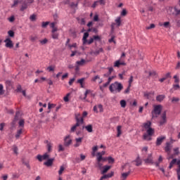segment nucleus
<instances>
[{
  "mask_svg": "<svg viewBox=\"0 0 180 180\" xmlns=\"http://www.w3.org/2000/svg\"><path fill=\"white\" fill-rule=\"evenodd\" d=\"M8 34L10 37H15V32H13V30H9L8 32Z\"/></svg>",
  "mask_w": 180,
  "mask_h": 180,
  "instance_id": "39",
  "label": "nucleus"
},
{
  "mask_svg": "<svg viewBox=\"0 0 180 180\" xmlns=\"http://www.w3.org/2000/svg\"><path fill=\"white\" fill-rule=\"evenodd\" d=\"M22 0H14L13 4L11 6V8H15V6H17L18 4H22Z\"/></svg>",
  "mask_w": 180,
  "mask_h": 180,
  "instance_id": "31",
  "label": "nucleus"
},
{
  "mask_svg": "<svg viewBox=\"0 0 180 180\" xmlns=\"http://www.w3.org/2000/svg\"><path fill=\"white\" fill-rule=\"evenodd\" d=\"M18 124L20 127H25V120H20Z\"/></svg>",
  "mask_w": 180,
  "mask_h": 180,
  "instance_id": "37",
  "label": "nucleus"
},
{
  "mask_svg": "<svg viewBox=\"0 0 180 180\" xmlns=\"http://www.w3.org/2000/svg\"><path fill=\"white\" fill-rule=\"evenodd\" d=\"M101 53H103V49L99 48L98 49H96L94 52V54L96 56H98V54H101Z\"/></svg>",
  "mask_w": 180,
  "mask_h": 180,
  "instance_id": "29",
  "label": "nucleus"
},
{
  "mask_svg": "<svg viewBox=\"0 0 180 180\" xmlns=\"http://www.w3.org/2000/svg\"><path fill=\"white\" fill-rule=\"evenodd\" d=\"M84 81H85V78H82L77 80V84H80V85H82L84 84Z\"/></svg>",
  "mask_w": 180,
  "mask_h": 180,
  "instance_id": "49",
  "label": "nucleus"
},
{
  "mask_svg": "<svg viewBox=\"0 0 180 180\" xmlns=\"http://www.w3.org/2000/svg\"><path fill=\"white\" fill-rule=\"evenodd\" d=\"M126 15H127V11L124 8L121 13V16H126Z\"/></svg>",
  "mask_w": 180,
  "mask_h": 180,
  "instance_id": "52",
  "label": "nucleus"
},
{
  "mask_svg": "<svg viewBox=\"0 0 180 180\" xmlns=\"http://www.w3.org/2000/svg\"><path fill=\"white\" fill-rule=\"evenodd\" d=\"M175 164H176V159H173L169 163V169H172Z\"/></svg>",
  "mask_w": 180,
  "mask_h": 180,
  "instance_id": "28",
  "label": "nucleus"
},
{
  "mask_svg": "<svg viewBox=\"0 0 180 180\" xmlns=\"http://www.w3.org/2000/svg\"><path fill=\"white\" fill-rule=\"evenodd\" d=\"M165 140V136H160L157 139L156 146H161L162 144V141Z\"/></svg>",
  "mask_w": 180,
  "mask_h": 180,
  "instance_id": "15",
  "label": "nucleus"
},
{
  "mask_svg": "<svg viewBox=\"0 0 180 180\" xmlns=\"http://www.w3.org/2000/svg\"><path fill=\"white\" fill-rule=\"evenodd\" d=\"M46 70L49 72H51V71H54V68L53 66H49L46 68Z\"/></svg>",
  "mask_w": 180,
  "mask_h": 180,
  "instance_id": "56",
  "label": "nucleus"
},
{
  "mask_svg": "<svg viewBox=\"0 0 180 180\" xmlns=\"http://www.w3.org/2000/svg\"><path fill=\"white\" fill-rule=\"evenodd\" d=\"M151 95H152V96H154V92L144 94V96H145V98H147V99H151L153 98V97H151Z\"/></svg>",
  "mask_w": 180,
  "mask_h": 180,
  "instance_id": "25",
  "label": "nucleus"
},
{
  "mask_svg": "<svg viewBox=\"0 0 180 180\" xmlns=\"http://www.w3.org/2000/svg\"><path fill=\"white\" fill-rule=\"evenodd\" d=\"M70 8H77L78 6V3L75 4L74 2H72L70 4Z\"/></svg>",
  "mask_w": 180,
  "mask_h": 180,
  "instance_id": "46",
  "label": "nucleus"
},
{
  "mask_svg": "<svg viewBox=\"0 0 180 180\" xmlns=\"http://www.w3.org/2000/svg\"><path fill=\"white\" fill-rule=\"evenodd\" d=\"M154 134V129L153 128H148L146 129V133L143 134V140H146V141H151V136Z\"/></svg>",
  "mask_w": 180,
  "mask_h": 180,
  "instance_id": "3",
  "label": "nucleus"
},
{
  "mask_svg": "<svg viewBox=\"0 0 180 180\" xmlns=\"http://www.w3.org/2000/svg\"><path fill=\"white\" fill-rule=\"evenodd\" d=\"M98 5H99V3H98L97 1H94V3L93 4V5L91 6V8H95L96 6H98Z\"/></svg>",
  "mask_w": 180,
  "mask_h": 180,
  "instance_id": "58",
  "label": "nucleus"
},
{
  "mask_svg": "<svg viewBox=\"0 0 180 180\" xmlns=\"http://www.w3.org/2000/svg\"><path fill=\"white\" fill-rule=\"evenodd\" d=\"M136 167H139V165L141 164V160L140 159H137L136 160Z\"/></svg>",
  "mask_w": 180,
  "mask_h": 180,
  "instance_id": "60",
  "label": "nucleus"
},
{
  "mask_svg": "<svg viewBox=\"0 0 180 180\" xmlns=\"http://www.w3.org/2000/svg\"><path fill=\"white\" fill-rule=\"evenodd\" d=\"M133 79H134L133 76H131L129 79V86H131V83L133 82Z\"/></svg>",
  "mask_w": 180,
  "mask_h": 180,
  "instance_id": "57",
  "label": "nucleus"
},
{
  "mask_svg": "<svg viewBox=\"0 0 180 180\" xmlns=\"http://www.w3.org/2000/svg\"><path fill=\"white\" fill-rule=\"evenodd\" d=\"M93 110L95 113H99V112L102 113L103 112V105H102V104L94 105Z\"/></svg>",
  "mask_w": 180,
  "mask_h": 180,
  "instance_id": "7",
  "label": "nucleus"
},
{
  "mask_svg": "<svg viewBox=\"0 0 180 180\" xmlns=\"http://www.w3.org/2000/svg\"><path fill=\"white\" fill-rule=\"evenodd\" d=\"M49 158H50V155L47 153H44L43 155H37V160H38L39 162H41V161L48 160Z\"/></svg>",
  "mask_w": 180,
  "mask_h": 180,
  "instance_id": "6",
  "label": "nucleus"
},
{
  "mask_svg": "<svg viewBox=\"0 0 180 180\" xmlns=\"http://www.w3.org/2000/svg\"><path fill=\"white\" fill-rule=\"evenodd\" d=\"M115 25H116L117 27H119L120 25H122V20L120 17H117V19L115 20V23L112 24L111 26L112 28H113V26H115Z\"/></svg>",
  "mask_w": 180,
  "mask_h": 180,
  "instance_id": "14",
  "label": "nucleus"
},
{
  "mask_svg": "<svg viewBox=\"0 0 180 180\" xmlns=\"http://www.w3.org/2000/svg\"><path fill=\"white\" fill-rule=\"evenodd\" d=\"M131 174V172L129 171L128 172L122 173L120 176L121 180H126L127 179V176H129Z\"/></svg>",
  "mask_w": 180,
  "mask_h": 180,
  "instance_id": "17",
  "label": "nucleus"
},
{
  "mask_svg": "<svg viewBox=\"0 0 180 180\" xmlns=\"http://www.w3.org/2000/svg\"><path fill=\"white\" fill-rule=\"evenodd\" d=\"M117 137H120V136L122 135V126L119 125L117 127Z\"/></svg>",
  "mask_w": 180,
  "mask_h": 180,
  "instance_id": "27",
  "label": "nucleus"
},
{
  "mask_svg": "<svg viewBox=\"0 0 180 180\" xmlns=\"http://www.w3.org/2000/svg\"><path fill=\"white\" fill-rule=\"evenodd\" d=\"M169 10L172 12V15H174V16H178L180 14V8L179 7H171Z\"/></svg>",
  "mask_w": 180,
  "mask_h": 180,
  "instance_id": "8",
  "label": "nucleus"
},
{
  "mask_svg": "<svg viewBox=\"0 0 180 180\" xmlns=\"http://www.w3.org/2000/svg\"><path fill=\"white\" fill-rule=\"evenodd\" d=\"M98 79H101V77L99 75H96L91 79V82H96Z\"/></svg>",
  "mask_w": 180,
  "mask_h": 180,
  "instance_id": "33",
  "label": "nucleus"
},
{
  "mask_svg": "<svg viewBox=\"0 0 180 180\" xmlns=\"http://www.w3.org/2000/svg\"><path fill=\"white\" fill-rule=\"evenodd\" d=\"M111 167L110 166H108L105 165L103 167V171H102V174H106V172H108V171H109V169H110Z\"/></svg>",
  "mask_w": 180,
  "mask_h": 180,
  "instance_id": "26",
  "label": "nucleus"
},
{
  "mask_svg": "<svg viewBox=\"0 0 180 180\" xmlns=\"http://www.w3.org/2000/svg\"><path fill=\"white\" fill-rule=\"evenodd\" d=\"M72 143V140L71 139L70 135L67 136L64 139V146H65V147H68L69 146H71Z\"/></svg>",
  "mask_w": 180,
  "mask_h": 180,
  "instance_id": "10",
  "label": "nucleus"
},
{
  "mask_svg": "<svg viewBox=\"0 0 180 180\" xmlns=\"http://www.w3.org/2000/svg\"><path fill=\"white\" fill-rule=\"evenodd\" d=\"M100 5H105V0H97Z\"/></svg>",
  "mask_w": 180,
  "mask_h": 180,
  "instance_id": "64",
  "label": "nucleus"
},
{
  "mask_svg": "<svg viewBox=\"0 0 180 180\" xmlns=\"http://www.w3.org/2000/svg\"><path fill=\"white\" fill-rule=\"evenodd\" d=\"M47 41H49V40H47V39H44L43 40L40 41L41 44H46Z\"/></svg>",
  "mask_w": 180,
  "mask_h": 180,
  "instance_id": "61",
  "label": "nucleus"
},
{
  "mask_svg": "<svg viewBox=\"0 0 180 180\" xmlns=\"http://www.w3.org/2000/svg\"><path fill=\"white\" fill-rule=\"evenodd\" d=\"M64 147H63V145H59L58 146V152L64 151Z\"/></svg>",
  "mask_w": 180,
  "mask_h": 180,
  "instance_id": "55",
  "label": "nucleus"
},
{
  "mask_svg": "<svg viewBox=\"0 0 180 180\" xmlns=\"http://www.w3.org/2000/svg\"><path fill=\"white\" fill-rule=\"evenodd\" d=\"M143 127L146 130L151 128V122L147 121L146 122L143 123Z\"/></svg>",
  "mask_w": 180,
  "mask_h": 180,
  "instance_id": "21",
  "label": "nucleus"
},
{
  "mask_svg": "<svg viewBox=\"0 0 180 180\" xmlns=\"http://www.w3.org/2000/svg\"><path fill=\"white\" fill-rule=\"evenodd\" d=\"M4 43H6V47H7V49H12L13 47V42H12L11 38L6 39Z\"/></svg>",
  "mask_w": 180,
  "mask_h": 180,
  "instance_id": "9",
  "label": "nucleus"
},
{
  "mask_svg": "<svg viewBox=\"0 0 180 180\" xmlns=\"http://www.w3.org/2000/svg\"><path fill=\"white\" fill-rule=\"evenodd\" d=\"M9 22L11 23L15 22V16L12 15L11 18H8Z\"/></svg>",
  "mask_w": 180,
  "mask_h": 180,
  "instance_id": "62",
  "label": "nucleus"
},
{
  "mask_svg": "<svg viewBox=\"0 0 180 180\" xmlns=\"http://www.w3.org/2000/svg\"><path fill=\"white\" fill-rule=\"evenodd\" d=\"M97 161H102L103 155L99 153V152L97 153Z\"/></svg>",
  "mask_w": 180,
  "mask_h": 180,
  "instance_id": "43",
  "label": "nucleus"
},
{
  "mask_svg": "<svg viewBox=\"0 0 180 180\" xmlns=\"http://www.w3.org/2000/svg\"><path fill=\"white\" fill-rule=\"evenodd\" d=\"M76 124L72 127L70 131L72 133H74V131H75V130H77V127H79V126H81V124H84V118L81 117V118H78L76 117Z\"/></svg>",
  "mask_w": 180,
  "mask_h": 180,
  "instance_id": "4",
  "label": "nucleus"
},
{
  "mask_svg": "<svg viewBox=\"0 0 180 180\" xmlns=\"http://www.w3.org/2000/svg\"><path fill=\"white\" fill-rule=\"evenodd\" d=\"M169 22H165L163 24H160V26H164V27L168 28L169 27Z\"/></svg>",
  "mask_w": 180,
  "mask_h": 180,
  "instance_id": "36",
  "label": "nucleus"
},
{
  "mask_svg": "<svg viewBox=\"0 0 180 180\" xmlns=\"http://www.w3.org/2000/svg\"><path fill=\"white\" fill-rule=\"evenodd\" d=\"M93 39H94V40H98V41H100L101 37H99L98 35H94V36H93Z\"/></svg>",
  "mask_w": 180,
  "mask_h": 180,
  "instance_id": "53",
  "label": "nucleus"
},
{
  "mask_svg": "<svg viewBox=\"0 0 180 180\" xmlns=\"http://www.w3.org/2000/svg\"><path fill=\"white\" fill-rule=\"evenodd\" d=\"M30 20L32 22H34V20H36V14H32V15H30Z\"/></svg>",
  "mask_w": 180,
  "mask_h": 180,
  "instance_id": "44",
  "label": "nucleus"
},
{
  "mask_svg": "<svg viewBox=\"0 0 180 180\" xmlns=\"http://www.w3.org/2000/svg\"><path fill=\"white\" fill-rule=\"evenodd\" d=\"M123 89V84L119 82L112 83L109 86L111 94H120Z\"/></svg>",
  "mask_w": 180,
  "mask_h": 180,
  "instance_id": "1",
  "label": "nucleus"
},
{
  "mask_svg": "<svg viewBox=\"0 0 180 180\" xmlns=\"http://www.w3.org/2000/svg\"><path fill=\"white\" fill-rule=\"evenodd\" d=\"M175 84H179V77L178 76L174 75V77Z\"/></svg>",
  "mask_w": 180,
  "mask_h": 180,
  "instance_id": "45",
  "label": "nucleus"
},
{
  "mask_svg": "<svg viewBox=\"0 0 180 180\" xmlns=\"http://www.w3.org/2000/svg\"><path fill=\"white\" fill-rule=\"evenodd\" d=\"M144 161L146 164H153L154 162L153 161V155L151 154L148 155V158L145 159Z\"/></svg>",
  "mask_w": 180,
  "mask_h": 180,
  "instance_id": "13",
  "label": "nucleus"
},
{
  "mask_svg": "<svg viewBox=\"0 0 180 180\" xmlns=\"http://www.w3.org/2000/svg\"><path fill=\"white\" fill-rule=\"evenodd\" d=\"M120 65H126V63H124V61H121L120 60H118L115 61L114 63V67H117V68H119Z\"/></svg>",
  "mask_w": 180,
  "mask_h": 180,
  "instance_id": "12",
  "label": "nucleus"
},
{
  "mask_svg": "<svg viewBox=\"0 0 180 180\" xmlns=\"http://www.w3.org/2000/svg\"><path fill=\"white\" fill-rule=\"evenodd\" d=\"M49 23H50L49 22H42V27H47V26H49Z\"/></svg>",
  "mask_w": 180,
  "mask_h": 180,
  "instance_id": "54",
  "label": "nucleus"
},
{
  "mask_svg": "<svg viewBox=\"0 0 180 180\" xmlns=\"http://www.w3.org/2000/svg\"><path fill=\"white\" fill-rule=\"evenodd\" d=\"M77 65H85L86 64V60L85 59H82L81 60H78L76 62Z\"/></svg>",
  "mask_w": 180,
  "mask_h": 180,
  "instance_id": "24",
  "label": "nucleus"
},
{
  "mask_svg": "<svg viewBox=\"0 0 180 180\" xmlns=\"http://www.w3.org/2000/svg\"><path fill=\"white\" fill-rule=\"evenodd\" d=\"M17 92H22V86L20 84H18L17 86V89H16Z\"/></svg>",
  "mask_w": 180,
  "mask_h": 180,
  "instance_id": "51",
  "label": "nucleus"
},
{
  "mask_svg": "<svg viewBox=\"0 0 180 180\" xmlns=\"http://www.w3.org/2000/svg\"><path fill=\"white\" fill-rule=\"evenodd\" d=\"M68 96H70V94H68L66 95V96H65V97L63 98V101H64L65 102H68V101H70V100L68 99Z\"/></svg>",
  "mask_w": 180,
  "mask_h": 180,
  "instance_id": "59",
  "label": "nucleus"
},
{
  "mask_svg": "<svg viewBox=\"0 0 180 180\" xmlns=\"http://www.w3.org/2000/svg\"><path fill=\"white\" fill-rule=\"evenodd\" d=\"M130 88H131V86H130V85H128L127 88L124 91V94H130Z\"/></svg>",
  "mask_w": 180,
  "mask_h": 180,
  "instance_id": "42",
  "label": "nucleus"
},
{
  "mask_svg": "<svg viewBox=\"0 0 180 180\" xmlns=\"http://www.w3.org/2000/svg\"><path fill=\"white\" fill-rule=\"evenodd\" d=\"M65 169V167H64V166H60V169L58 171V175H63V172H64Z\"/></svg>",
  "mask_w": 180,
  "mask_h": 180,
  "instance_id": "34",
  "label": "nucleus"
},
{
  "mask_svg": "<svg viewBox=\"0 0 180 180\" xmlns=\"http://www.w3.org/2000/svg\"><path fill=\"white\" fill-rule=\"evenodd\" d=\"M47 143V145H46V147H47V150H48V153H51V148H53V143L49 142L48 141H46Z\"/></svg>",
  "mask_w": 180,
  "mask_h": 180,
  "instance_id": "23",
  "label": "nucleus"
},
{
  "mask_svg": "<svg viewBox=\"0 0 180 180\" xmlns=\"http://www.w3.org/2000/svg\"><path fill=\"white\" fill-rule=\"evenodd\" d=\"M52 39H58V34L56 32L52 33Z\"/></svg>",
  "mask_w": 180,
  "mask_h": 180,
  "instance_id": "50",
  "label": "nucleus"
},
{
  "mask_svg": "<svg viewBox=\"0 0 180 180\" xmlns=\"http://www.w3.org/2000/svg\"><path fill=\"white\" fill-rule=\"evenodd\" d=\"M53 108H56V104L49 103L48 109H53Z\"/></svg>",
  "mask_w": 180,
  "mask_h": 180,
  "instance_id": "47",
  "label": "nucleus"
},
{
  "mask_svg": "<svg viewBox=\"0 0 180 180\" xmlns=\"http://www.w3.org/2000/svg\"><path fill=\"white\" fill-rule=\"evenodd\" d=\"M107 161H108V164H113L115 162V159L112 157L107 158Z\"/></svg>",
  "mask_w": 180,
  "mask_h": 180,
  "instance_id": "35",
  "label": "nucleus"
},
{
  "mask_svg": "<svg viewBox=\"0 0 180 180\" xmlns=\"http://www.w3.org/2000/svg\"><path fill=\"white\" fill-rule=\"evenodd\" d=\"M165 99V95H159L156 97V101L158 102H162Z\"/></svg>",
  "mask_w": 180,
  "mask_h": 180,
  "instance_id": "22",
  "label": "nucleus"
},
{
  "mask_svg": "<svg viewBox=\"0 0 180 180\" xmlns=\"http://www.w3.org/2000/svg\"><path fill=\"white\" fill-rule=\"evenodd\" d=\"M5 94V90H4V85L0 84V96Z\"/></svg>",
  "mask_w": 180,
  "mask_h": 180,
  "instance_id": "38",
  "label": "nucleus"
},
{
  "mask_svg": "<svg viewBox=\"0 0 180 180\" xmlns=\"http://www.w3.org/2000/svg\"><path fill=\"white\" fill-rule=\"evenodd\" d=\"M172 148V146H171V143L169 142H167L166 143V146L165 148V152L167 153V154H169V153H171Z\"/></svg>",
  "mask_w": 180,
  "mask_h": 180,
  "instance_id": "16",
  "label": "nucleus"
},
{
  "mask_svg": "<svg viewBox=\"0 0 180 180\" xmlns=\"http://www.w3.org/2000/svg\"><path fill=\"white\" fill-rule=\"evenodd\" d=\"M162 110V105H153V110H152L153 117H158L161 115V111Z\"/></svg>",
  "mask_w": 180,
  "mask_h": 180,
  "instance_id": "2",
  "label": "nucleus"
},
{
  "mask_svg": "<svg viewBox=\"0 0 180 180\" xmlns=\"http://www.w3.org/2000/svg\"><path fill=\"white\" fill-rule=\"evenodd\" d=\"M18 146H13V151L14 153V154H15L16 155H18Z\"/></svg>",
  "mask_w": 180,
  "mask_h": 180,
  "instance_id": "41",
  "label": "nucleus"
},
{
  "mask_svg": "<svg viewBox=\"0 0 180 180\" xmlns=\"http://www.w3.org/2000/svg\"><path fill=\"white\" fill-rule=\"evenodd\" d=\"M25 9H27V4L26 2H24L21 6L20 11H21V12H23L24 11H25Z\"/></svg>",
  "mask_w": 180,
  "mask_h": 180,
  "instance_id": "30",
  "label": "nucleus"
},
{
  "mask_svg": "<svg viewBox=\"0 0 180 180\" xmlns=\"http://www.w3.org/2000/svg\"><path fill=\"white\" fill-rule=\"evenodd\" d=\"M56 159L54 158L47 159V161L44 163V165H46V167H51L53 165V162H54V160Z\"/></svg>",
  "mask_w": 180,
  "mask_h": 180,
  "instance_id": "11",
  "label": "nucleus"
},
{
  "mask_svg": "<svg viewBox=\"0 0 180 180\" xmlns=\"http://www.w3.org/2000/svg\"><path fill=\"white\" fill-rule=\"evenodd\" d=\"M167 124V111H165L162 113L160 118L159 125L164 126Z\"/></svg>",
  "mask_w": 180,
  "mask_h": 180,
  "instance_id": "5",
  "label": "nucleus"
},
{
  "mask_svg": "<svg viewBox=\"0 0 180 180\" xmlns=\"http://www.w3.org/2000/svg\"><path fill=\"white\" fill-rule=\"evenodd\" d=\"M22 132H23L22 129L18 130L17 134H15V138L19 139V137H20V134H22Z\"/></svg>",
  "mask_w": 180,
  "mask_h": 180,
  "instance_id": "32",
  "label": "nucleus"
},
{
  "mask_svg": "<svg viewBox=\"0 0 180 180\" xmlns=\"http://www.w3.org/2000/svg\"><path fill=\"white\" fill-rule=\"evenodd\" d=\"M120 103L121 105V108H126V101L121 100Z\"/></svg>",
  "mask_w": 180,
  "mask_h": 180,
  "instance_id": "40",
  "label": "nucleus"
},
{
  "mask_svg": "<svg viewBox=\"0 0 180 180\" xmlns=\"http://www.w3.org/2000/svg\"><path fill=\"white\" fill-rule=\"evenodd\" d=\"M88 37H89V33L88 32H84L83 38H82V41L83 44H86V42L88 41Z\"/></svg>",
  "mask_w": 180,
  "mask_h": 180,
  "instance_id": "18",
  "label": "nucleus"
},
{
  "mask_svg": "<svg viewBox=\"0 0 180 180\" xmlns=\"http://www.w3.org/2000/svg\"><path fill=\"white\" fill-rule=\"evenodd\" d=\"M86 129V130L88 131V133H92L94 131L93 127L91 124L86 125V127H83V129Z\"/></svg>",
  "mask_w": 180,
  "mask_h": 180,
  "instance_id": "20",
  "label": "nucleus"
},
{
  "mask_svg": "<svg viewBox=\"0 0 180 180\" xmlns=\"http://www.w3.org/2000/svg\"><path fill=\"white\" fill-rule=\"evenodd\" d=\"M115 175L114 172H111L110 173H108V174H105L102 176V179H108V178H112Z\"/></svg>",
  "mask_w": 180,
  "mask_h": 180,
  "instance_id": "19",
  "label": "nucleus"
},
{
  "mask_svg": "<svg viewBox=\"0 0 180 180\" xmlns=\"http://www.w3.org/2000/svg\"><path fill=\"white\" fill-rule=\"evenodd\" d=\"M87 44H92L94 43V38H91L89 40L86 41Z\"/></svg>",
  "mask_w": 180,
  "mask_h": 180,
  "instance_id": "63",
  "label": "nucleus"
},
{
  "mask_svg": "<svg viewBox=\"0 0 180 180\" xmlns=\"http://www.w3.org/2000/svg\"><path fill=\"white\" fill-rule=\"evenodd\" d=\"M172 103H175V102H179V98L173 97L172 99Z\"/></svg>",
  "mask_w": 180,
  "mask_h": 180,
  "instance_id": "48",
  "label": "nucleus"
}]
</instances>
